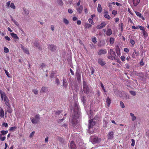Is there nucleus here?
I'll use <instances>...</instances> for the list:
<instances>
[{"label":"nucleus","mask_w":149,"mask_h":149,"mask_svg":"<svg viewBox=\"0 0 149 149\" xmlns=\"http://www.w3.org/2000/svg\"><path fill=\"white\" fill-rule=\"evenodd\" d=\"M108 58L109 59L112 60H117L119 61V59L117 58L116 54L113 49H110L108 51Z\"/></svg>","instance_id":"1"},{"label":"nucleus","mask_w":149,"mask_h":149,"mask_svg":"<svg viewBox=\"0 0 149 149\" xmlns=\"http://www.w3.org/2000/svg\"><path fill=\"white\" fill-rule=\"evenodd\" d=\"M79 117V115L77 113L76 115V113H75L74 115L72 116L70 118V120L71 123L72 125L74 126L75 125L77 124V119Z\"/></svg>","instance_id":"2"},{"label":"nucleus","mask_w":149,"mask_h":149,"mask_svg":"<svg viewBox=\"0 0 149 149\" xmlns=\"http://www.w3.org/2000/svg\"><path fill=\"white\" fill-rule=\"evenodd\" d=\"M83 86L84 92L86 94H88L89 92V89L86 82L85 81H83Z\"/></svg>","instance_id":"3"},{"label":"nucleus","mask_w":149,"mask_h":149,"mask_svg":"<svg viewBox=\"0 0 149 149\" xmlns=\"http://www.w3.org/2000/svg\"><path fill=\"white\" fill-rule=\"evenodd\" d=\"M31 122L33 124H36L38 122L40 119V117L39 114L36 115L35 116V118H30Z\"/></svg>","instance_id":"4"},{"label":"nucleus","mask_w":149,"mask_h":149,"mask_svg":"<svg viewBox=\"0 0 149 149\" xmlns=\"http://www.w3.org/2000/svg\"><path fill=\"white\" fill-rule=\"evenodd\" d=\"M81 74L80 70L79 69L77 70L76 72L75 75L77 77V80L78 81H79L81 80Z\"/></svg>","instance_id":"5"},{"label":"nucleus","mask_w":149,"mask_h":149,"mask_svg":"<svg viewBox=\"0 0 149 149\" xmlns=\"http://www.w3.org/2000/svg\"><path fill=\"white\" fill-rule=\"evenodd\" d=\"M95 121H93V119L90 120L88 125L89 129H90L91 128H92L95 125Z\"/></svg>","instance_id":"6"},{"label":"nucleus","mask_w":149,"mask_h":149,"mask_svg":"<svg viewBox=\"0 0 149 149\" xmlns=\"http://www.w3.org/2000/svg\"><path fill=\"white\" fill-rule=\"evenodd\" d=\"M92 141L93 144L98 143L101 141V139L98 137H95L92 139Z\"/></svg>","instance_id":"7"},{"label":"nucleus","mask_w":149,"mask_h":149,"mask_svg":"<svg viewBox=\"0 0 149 149\" xmlns=\"http://www.w3.org/2000/svg\"><path fill=\"white\" fill-rule=\"evenodd\" d=\"M3 100L6 105L8 106V108H10V101L8 98L7 97L6 98L4 99Z\"/></svg>","instance_id":"8"},{"label":"nucleus","mask_w":149,"mask_h":149,"mask_svg":"<svg viewBox=\"0 0 149 149\" xmlns=\"http://www.w3.org/2000/svg\"><path fill=\"white\" fill-rule=\"evenodd\" d=\"M0 93L1 98L2 100L8 97L6 93L2 91L1 90H0Z\"/></svg>","instance_id":"9"},{"label":"nucleus","mask_w":149,"mask_h":149,"mask_svg":"<svg viewBox=\"0 0 149 149\" xmlns=\"http://www.w3.org/2000/svg\"><path fill=\"white\" fill-rule=\"evenodd\" d=\"M0 93L1 98L2 100L8 97L6 93L2 91L1 90H0Z\"/></svg>","instance_id":"10"},{"label":"nucleus","mask_w":149,"mask_h":149,"mask_svg":"<svg viewBox=\"0 0 149 149\" xmlns=\"http://www.w3.org/2000/svg\"><path fill=\"white\" fill-rule=\"evenodd\" d=\"M68 86V83L66 79L64 78H63V87L64 88H66Z\"/></svg>","instance_id":"11"},{"label":"nucleus","mask_w":149,"mask_h":149,"mask_svg":"<svg viewBox=\"0 0 149 149\" xmlns=\"http://www.w3.org/2000/svg\"><path fill=\"white\" fill-rule=\"evenodd\" d=\"M48 46L49 49H50L51 51L54 52L55 51L56 47L54 45H49Z\"/></svg>","instance_id":"12"},{"label":"nucleus","mask_w":149,"mask_h":149,"mask_svg":"<svg viewBox=\"0 0 149 149\" xmlns=\"http://www.w3.org/2000/svg\"><path fill=\"white\" fill-rule=\"evenodd\" d=\"M70 148V149H76V146L73 141H72L71 142Z\"/></svg>","instance_id":"13"},{"label":"nucleus","mask_w":149,"mask_h":149,"mask_svg":"<svg viewBox=\"0 0 149 149\" xmlns=\"http://www.w3.org/2000/svg\"><path fill=\"white\" fill-rule=\"evenodd\" d=\"M98 63L102 66H103L106 64L105 62L104 61L103 59L101 58H100L98 60Z\"/></svg>","instance_id":"14"},{"label":"nucleus","mask_w":149,"mask_h":149,"mask_svg":"<svg viewBox=\"0 0 149 149\" xmlns=\"http://www.w3.org/2000/svg\"><path fill=\"white\" fill-rule=\"evenodd\" d=\"M114 135V133L113 132H109L107 135L108 139H111L113 138Z\"/></svg>","instance_id":"15"},{"label":"nucleus","mask_w":149,"mask_h":149,"mask_svg":"<svg viewBox=\"0 0 149 149\" xmlns=\"http://www.w3.org/2000/svg\"><path fill=\"white\" fill-rule=\"evenodd\" d=\"M107 51L106 49H100L98 53V55H101L102 54H104L107 53Z\"/></svg>","instance_id":"16"},{"label":"nucleus","mask_w":149,"mask_h":149,"mask_svg":"<svg viewBox=\"0 0 149 149\" xmlns=\"http://www.w3.org/2000/svg\"><path fill=\"white\" fill-rule=\"evenodd\" d=\"M5 114L4 110L2 108L0 110V117L1 118H3L4 117Z\"/></svg>","instance_id":"17"},{"label":"nucleus","mask_w":149,"mask_h":149,"mask_svg":"<svg viewBox=\"0 0 149 149\" xmlns=\"http://www.w3.org/2000/svg\"><path fill=\"white\" fill-rule=\"evenodd\" d=\"M83 8L82 6L80 5L79 6L77 9V12L79 13H81L82 11Z\"/></svg>","instance_id":"18"},{"label":"nucleus","mask_w":149,"mask_h":149,"mask_svg":"<svg viewBox=\"0 0 149 149\" xmlns=\"http://www.w3.org/2000/svg\"><path fill=\"white\" fill-rule=\"evenodd\" d=\"M10 35L14 39H19V38L17 36V35L14 33H11Z\"/></svg>","instance_id":"19"},{"label":"nucleus","mask_w":149,"mask_h":149,"mask_svg":"<svg viewBox=\"0 0 149 149\" xmlns=\"http://www.w3.org/2000/svg\"><path fill=\"white\" fill-rule=\"evenodd\" d=\"M48 91L47 88L45 87H43L42 88L40 91V92L46 93Z\"/></svg>","instance_id":"20"},{"label":"nucleus","mask_w":149,"mask_h":149,"mask_svg":"<svg viewBox=\"0 0 149 149\" xmlns=\"http://www.w3.org/2000/svg\"><path fill=\"white\" fill-rule=\"evenodd\" d=\"M102 8L101 5L100 4H98V6L97 8V10L98 12L99 13H101L102 12Z\"/></svg>","instance_id":"21"},{"label":"nucleus","mask_w":149,"mask_h":149,"mask_svg":"<svg viewBox=\"0 0 149 149\" xmlns=\"http://www.w3.org/2000/svg\"><path fill=\"white\" fill-rule=\"evenodd\" d=\"M112 33V31L111 29H108L106 31V34L108 36H110Z\"/></svg>","instance_id":"22"},{"label":"nucleus","mask_w":149,"mask_h":149,"mask_svg":"<svg viewBox=\"0 0 149 149\" xmlns=\"http://www.w3.org/2000/svg\"><path fill=\"white\" fill-rule=\"evenodd\" d=\"M134 6H136L139 3L140 1V0H132Z\"/></svg>","instance_id":"23"},{"label":"nucleus","mask_w":149,"mask_h":149,"mask_svg":"<svg viewBox=\"0 0 149 149\" xmlns=\"http://www.w3.org/2000/svg\"><path fill=\"white\" fill-rule=\"evenodd\" d=\"M111 100L109 97H108L106 99V102L108 107H109L111 103Z\"/></svg>","instance_id":"24"},{"label":"nucleus","mask_w":149,"mask_h":149,"mask_svg":"<svg viewBox=\"0 0 149 149\" xmlns=\"http://www.w3.org/2000/svg\"><path fill=\"white\" fill-rule=\"evenodd\" d=\"M74 108L79 110V103L77 101H76L74 102Z\"/></svg>","instance_id":"25"},{"label":"nucleus","mask_w":149,"mask_h":149,"mask_svg":"<svg viewBox=\"0 0 149 149\" xmlns=\"http://www.w3.org/2000/svg\"><path fill=\"white\" fill-rule=\"evenodd\" d=\"M115 47L116 53L118 55H119V53H120L119 47L118 45H117L115 46Z\"/></svg>","instance_id":"26"},{"label":"nucleus","mask_w":149,"mask_h":149,"mask_svg":"<svg viewBox=\"0 0 149 149\" xmlns=\"http://www.w3.org/2000/svg\"><path fill=\"white\" fill-rule=\"evenodd\" d=\"M130 115L132 117V120L133 121H134L136 119V117L135 116L134 114L132 113H130Z\"/></svg>","instance_id":"27"},{"label":"nucleus","mask_w":149,"mask_h":149,"mask_svg":"<svg viewBox=\"0 0 149 149\" xmlns=\"http://www.w3.org/2000/svg\"><path fill=\"white\" fill-rule=\"evenodd\" d=\"M119 26L120 28V30L122 32L123 31L124 24L123 23H120L119 25Z\"/></svg>","instance_id":"28"},{"label":"nucleus","mask_w":149,"mask_h":149,"mask_svg":"<svg viewBox=\"0 0 149 149\" xmlns=\"http://www.w3.org/2000/svg\"><path fill=\"white\" fill-rule=\"evenodd\" d=\"M143 35L145 38H146L148 36V34L147 32L145 30L143 31Z\"/></svg>","instance_id":"29"},{"label":"nucleus","mask_w":149,"mask_h":149,"mask_svg":"<svg viewBox=\"0 0 149 149\" xmlns=\"http://www.w3.org/2000/svg\"><path fill=\"white\" fill-rule=\"evenodd\" d=\"M135 13L137 16L139 17L140 18L141 17V13L138 12L137 11H135Z\"/></svg>","instance_id":"30"},{"label":"nucleus","mask_w":149,"mask_h":149,"mask_svg":"<svg viewBox=\"0 0 149 149\" xmlns=\"http://www.w3.org/2000/svg\"><path fill=\"white\" fill-rule=\"evenodd\" d=\"M92 25L88 23H86L85 25V27L86 28H89L91 27Z\"/></svg>","instance_id":"31"},{"label":"nucleus","mask_w":149,"mask_h":149,"mask_svg":"<svg viewBox=\"0 0 149 149\" xmlns=\"http://www.w3.org/2000/svg\"><path fill=\"white\" fill-rule=\"evenodd\" d=\"M8 131H4V130H2L1 131V133L3 135H4L6 134L8 132Z\"/></svg>","instance_id":"32"},{"label":"nucleus","mask_w":149,"mask_h":149,"mask_svg":"<svg viewBox=\"0 0 149 149\" xmlns=\"http://www.w3.org/2000/svg\"><path fill=\"white\" fill-rule=\"evenodd\" d=\"M64 23L68 25L69 23L68 21L66 18H64L63 19Z\"/></svg>","instance_id":"33"},{"label":"nucleus","mask_w":149,"mask_h":149,"mask_svg":"<svg viewBox=\"0 0 149 149\" xmlns=\"http://www.w3.org/2000/svg\"><path fill=\"white\" fill-rule=\"evenodd\" d=\"M109 41L111 45H113L114 43V39L113 38H111Z\"/></svg>","instance_id":"34"},{"label":"nucleus","mask_w":149,"mask_h":149,"mask_svg":"<svg viewBox=\"0 0 149 149\" xmlns=\"http://www.w3.org/2000/svg\"><path fill=\"white\" fill-rule=\"evenodd\" d=\"M10 7L11 8H12L13 9H15L16 8V7L13 3H10Z\"/></svg>","instance_id":"35"},{"label":"nucleus","mask_w":149,"mask_h":149,"mask_svg":"<svg viewBox=\"0 0 149 149\" xmlns=\"http://www.w3.org/2000/svg\"><path fill=\"white\" fill-rule=\"evenodd\" d=\"M32 91L35 95H37L38 93V91L37 89H33L32 90Z\"/></svg>","instance_id":"36"},{"label":"nucleus","mask_w":149,"mask_h":149,"mask_svg":"<svg viewBox=\"0 0 149 149\" xmlns=\"http://www.w3.org/2000/svg\"><path fill=\"white\" fill-rule=\"evenodd\" d=\"M100 86H101L102 88V90H103L104 91V92H107V91H106V90H105L104 88V86L102 84V82H101L100 83Z\"/></svg>","instance_id":"37"},{"label":"nucleus","mask_w":149,"mask_h":149,"mask_svg":"<svg viewBox=\"0 0 149 149\" xmlns=\"http://www.w3.org/2000/svg\"><path fill=\"white\" fill-rule=\"evenodd\" d=\"M104 17L105 18H107L109 19H110L111 18L110 16L108 14H105L104 15Z\"/></svg>","instance_id":"38"},{"label":"nucleus","mask_w":149,"mask_h":149,"mask_svg":"<svg viewBox=\"0 0 149 149\" xmlns=\"http://www.w3.org/2000/svg\"><path fill=\"white\" fill-rule=\"evenodd\" d=\"M17 127L16 126L11 127L10 128V129H9V130L10 131H13L15 130L16 129H17Z\"/></svg>","instance_id":"39"},{"label":"nucleus","mask_w":149,"mask_h":149,"mask_svg":"<svg viewBox=\"0 0 149 149\" xmlns=\"http://www.w3.org/2000/svg\"><path fill=\"white\" fill-rule=\"evenodd\" d=\"M56 82L57 84V86H59L60 85L59 80L58 78H56Z\"/></svg>","instance_id":"40"},{"label":"nucleus","mask_w":149,"mask_h":149,"mask_svg":"<svg viewBox=\"0 0 149 149\" xmlns=\"http://www.w3.org/2000/svg\"><path fill=\"white\" fill-rule=\"evenodd\" d=\"M4 52L6 53L8 52L9 51L8 49L6 47L4 48Z\"/></svg>","instance_id":"41"},{"label":"nucleus","mask_w":149,"mask_h":149,"mask_svg":"<svg viewBox=\"0 0 149 149\" xmlns=\"http://www.w3.org/2000/svg\"><path fill=\"white\" fill-rule=\"evenodd\" d=\"M24 51V52L27 54H29V51L28 50V49L27 48L24 49H23Z\"/></svg>","instance_id":"42"},{"label":"nucleus","mask_w":149,"mask_h":149,"mask_svg":"<svg viewBox=\"0 0 149 149\" xmlns=\"http://www.w3.org/2000/svg\"><path fill=\"white\" fill-rule=\"evenodd\" d=\"M120 106L122 108H124L125 107V105L124 103L120 101Z\"/></svg>","instance_id":"43"},{"label":"nucleus","mask_w":149,"mask_h":149,"mask_svg":"<svg viewBox=\"0 0 149 149\" xmlns=\"http://www.w3.org/2000/svg\"><path fill=\"white\" fill-rule=\"evenodd\" d=\"M88 22L90 23H91L92 24H94V23L93 20V19L91 18H89L88 20Z\"/></svg>","instance_id":"44"},{"label":"nucleus","mask_w":149,"mask_h":149,"mask_svg":"<svg viewBox=\"0 0 149 149\" xmlns=\"http://www.w3.org/2000/svg\"><path fill=\"white\" fill-rule=\"evenodd\" d=\"M131 141L132 142V143L131 144V146H134L135 144V141L133 139H131Z\"/></svg>","instance_id":"45"},{"label":"nucleus","mask_w":149,"mask_h":149,"mask_svg":"<svg viewBox=\"0 0 149 149\" xmlns=\"http://www.w3.org/2000/svg\"><path fill=\"white\" fill-rule=\"evenodd\" d=\"M86 97L84 96H82L81 97V100L82 102H83V103H85L86 100L85 99Z\"/></svg>","instance_id":"46"},{"label":"nucleus","mask_w":149,"mask_h":149,"mask_svg":"<svg viewBox=\"0 0 149 149\" xmlns=\"http://www.w3.org/2000/svg\"><path fill=\"white\" fill-rule=\"evenodd\" d=\"M4 71H5V73H6V75L9 78L10 77V74L6 70H5Z\"/></svg>","instance_id":"47"},{"label":"nucleus","mask_w":149,"mask_h":149,"mask_svg":"<svg viewBox=\"0 0 149 149\" xmlns=\"http://www.w3.org/2000/svg\"><path fill=\"white\" fill-rule=\"evenodd\" d=\"M139 29L143 31H145V28L143 26H139Z\"/></svg>","instance_id":"48"},{"label":"nucleus","mask_w":149,"mask_h":149,"mask_svg":"<svg viewBox=\"0 0 149 149\" xmlns=\"http://www.w3.org/2000/svg\"><path fill=\"white\" fill-rule=\"evenodd\" d=\"M130 93L132 95L134 96L136 95V93L135 91H130Z\"/></svg>","instance_id":"49"},{"label":"nucleus","mask_w":149,"mask_h":149,"mask_svg":"<svg viewBox=\"0 0 149 149\" xmlns=\"http://www.w3.org/2000/svg\"><path fill=\"white\" fill-rule=\"evenodd\" d=\"M112 13L114 15H116L117 14V12L116 10H113L112 11Z\"/></svg>","instance_id":"50"},{"label":"nucleus","mask_w":149,"mask_h":149,"mask_svg":"<svg viewBox=\"0 0 149 149\" xmlns=\"http://www.w3.org/2000/svg\"><path fill=\"white\" fill-rule=\"evenodd\" d=\"M120 59L123 61H124L125 60V58L124 56H121L120 57Z\"/></svg>","instance_id":"51"},{"label":"nucleus","mask_w":149,"mask_h":149,"mask_svg":"<svg viewBox=\"0 0 149 149\" xmlns=\"http://www.w3.org/2000/svg\"><path fill=\"white\" fill-rule=\"evenodd\" d=\"M10 17L11 18V19L12 21L14 22L15 23V24H16V25H17V22H16V21H15V19H14L13 17H12V16L11 15H10Z\"/></svg>","instance_id":"52"},{"label":"nucleus","mask_w":149,"mask_h":149,"mask_svg":"<svg viewBox=\"0 0 149 149\" xmlns=\"http://www.w3.org/2000/svg\"><path fill=\"white\" fill-rule=\"evenodd\" d=\"M41 67L42 68V69H43V70H44V68H47V66L46 65H45L44 64V63H42L41 65Z\"/></svg>","instance_id":"53"},{"label":"nucleus","mask_w":149,"mask_h":149,"mask_svg":"<svg viewBox=\"0 0 149 149\" xmlns=\"http://www.w3.org/2000/svg\"><path fill=\"white\" fill-rule=\"evenodd\" d=\"M92 41L94 43H96L97 41L96 37H94L92 38Z\"/></svg>","instance_id":"54"},{"label":"nucleus","mask_w":149,"mask_h":149,"mask_svg":"<svg viewBox=\"0 0 149 149\" xmlns=\"http://www.w3.org/2000/svg\"><path fill=\"white\" fill-rule=\"evenodd\" d=\"M35 132L34 131L32 132L29 135V137L30 138H31L34 135V134H35Z\"/></svg>","instance_id":"55"},{"label":"nucleus","mask_w":149,"mask_h":149,"mask_svg":"<svg viewBox=\"0 0 149 149\" xmlns=\"http://www.w3.org/2000/svg\"><path fill=\"white\" fill-rule=\"evenodd\" d=\"M57 2L60 5H62V0H57Z\"/></svg>","instance_id":"56"},{"label":"nucleus","mask_w":149,"mask_h":149,"mask_svg":"<svg viewBox=\"0 0 149 149\" xmlns=\"http://www.w3.org/2000/svg\"><path fill=\"white\" fill-rule=\"evenodd\" d=\"M140 64L141 66H143L144 65V63L143 61V59H141L140 62Z\"/></svg>","instance_id":"57"},{"label":"nucleus","mask_w":149,"mask_h":149,"mask_svg":"<svg viewBox=\"0 0 149 149\" xmlns=\"http://www.w3.org/2000/svg\"><path fill=\"white\" fill-rule=\"evenodd\" d=\"M2 125L4 126H5V127H8V124H7V123H3V124H2Z\"/></svg>","instance_id":"58"},{"label":"nucleus","mask_w":149,"mask_h":149,"mask_svg":"<svg viewBox=\"0 0 149 149\" xmlns=\"http://www.w3.org/2000/svg\"><path fill=\"white\" fill-rule=\"evenodd\" d=\"M10 1H9L6 3V6L8 8H9L10 6Z\"/></svg>","instance_id":"59"},{"label":"nucleus","mask_w":149,"mask_h":149,"mask_svg":"<svg viewBox=\"0 0 149 149\" xmlns=\"http://www.w3.org/2000/svg\"><path fill=\"white\" fill-rule=\"evenodd\" d=\"M130 42L131 43L132 45H134L135 43V42H134V41L133 40H132V39H131L130 40Z\"/></svg>","instance_id":"60"},{"label":"nucleus","mask_w":149,"mask_h":149,"mask_svg":"<svg viewBox=\"0 0 149 149\" xmlns=\"http://www.w3.org/2000/svg\"><path fill=\"white\" fill-rule=\"evenodd\" d=\"M68 12L69 13L71 14L73 13L72 10L71 8H69L68 10Z\"/></svg>","instance_id":"61"},{"label":"nucleus","mask_w":149,"mask_h":149,"mask_svg":"<svg viewBox=\"0 0 149 149\" xmlns=\"http://www.w3.org/2000/svg\"><path fill=\"white\" fill-rule=\"evenodd\" d=\"M100 25L103 28L106 26V24L105 22H102L101 24Z\"/></svg>","instance_id":"62"},{"label":"nucleus","mask_w":149,"mask_h":149,"mask_svg":"<svg viewBox=\"0 0 149 149\" xmlns=\"http://www.w3.org/2000/svg\"><path fill=\"white\" fill-rule=\"evenodd\" d=\"M125 68L127 69H129L130 68V65L128 63H126L125 64Z\"/></svg>","instance_id":"63"},{"label":"nucleus","mask_w":149,"mask_h":149,"mask_svg":"<svg viewBox=\"0 0 149 149\" xmlns=\"http://www.w3.org/2000/svg\"><path fill=\"white\" fill-rule=\"evenodd\" d=\"M96 28L97 29H101L102 28L100 25H99L97 26Z\"/></svg>","instance_id":"64"}]
</instances>
